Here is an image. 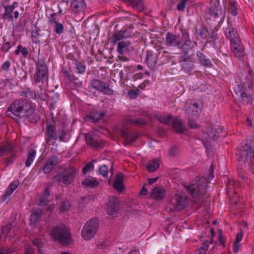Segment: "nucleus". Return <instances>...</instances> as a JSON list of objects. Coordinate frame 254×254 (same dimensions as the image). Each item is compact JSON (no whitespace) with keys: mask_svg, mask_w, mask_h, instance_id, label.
Returning a JSON list of instances; mask_svg holds the SVG:
<instances>
[{"mask_svg":"<svg viewBox=\"0 0 254 254\" xmlns=\"http://www.w3.org/2000/svg\"><path fill=\"white\" fill-rule=\"evenodd\" d=\"M124 176L122 174H119L117 175L115 180L113 183L114 188L118 191H122L124 189L125 187L123 185Z\"/></svg>","mask_w":254,"mask_h":254,"instance_id":"b1692460","label":"nucleus"},{"mask_svg":"<svg viewBox=\"0 0 254 254\" xmlns=\"http://www.w3.org/2000/svg\"><path fill=\"white\" fill-rule=\"evenodd\" d=\"M99 184V182L94 178L85 179L82 182V185L86 188H94Z\"/></svg>","mask_w":254,"mask_h":254,"instance_id":"cd10ccee","label":"nucleus"},{"mask_svg":"<svg viewBox=\"0 0 254 254\" xmlns=\"http://www.w3.org/2000/svg\"><path fill=\"white\" fill-rule=\"evenodd\" d=\"M46 141L48 144H54L57 139L58 136L55 127L51 123H48L46 126Z\"/></svg>","mask_w":254,"mask_h":254,"instance_id":"4468645a","label":"nucleus"},{"mask_svg":"<svg viewBox=\"0 0 254 254\" xmlns=\"http://www.w3.org/2000/svg\"><path fill=\"white\" fill-rule=\"evenodd\" d=\"M207 184L205 179L198 177L195 178L190 184L184 185L186 191L192 196L193 206L196 209L201 206L209 196L206 192Z\"/></svg>","mask_w":254,"mask_h":254,"instance_id":"f257e3e1","label":"nucleus"},{"mask_svg":"<svg viewBox=\"0 0 254 254\" xmlns=\"http://www.w3.org/2000/svg\"><path fill=\"white\" fill-rule=\"evenodd\" d=\"M229 10L233 16H236L238 14V9L236 5L235 1H231L229 2Z\"/></svg>","mask_w":254,"mask_h":254,"instance_id":"a18cd8bd","label":"nucleus"},{"mask_svg":"<svg viewBox=\"0 0 254 254\" xmlns=\"http://www.w3.org/2000/svg\"><path fill=\"white\" fill-rule=\"evenodd\" d=\"M208 249V243L207 242L203 243L202 246L197 250L198 254H205Z\"/></svg>","mask_w":254,"mask_h":254,"instance_id":"3c124183","label":"nucleus"},{"mask_svg":"<svg viewBox=\"0 0 254 254\" xmlns=\"http://www.w3.org/2000/svg\"><path fill=\"white\" fill-rule=\"evenodd\" d=\"M12 224H8L1 228V233L4 235H7L11 229Z\"/></svg>","mask_w":254,"mask_h":254,"instance_id":"e2e57ef3","label":"nucleus"},{"mask_svg":"<svg viewBox=\"0 0 254 254\" xmlns=\"http://www.w3.org/2000/svg\"><path fill=\"white\" fill-rule=\"evenodd\" d=\"M156 52L152 50H148L146 51L145 62L148 67L153 68L155 66L157 63L158 55L157 50H155Z\"/></svg>","mask_w":254,"mask_h":254,"instance_id":"2eb2a0df","label":"nucleus"},{"mask_svg":"<svg viewBox=\"0 0 254 254\" xmlns=\"http://www.w3.org/2000/svg\"><path fill=\"white\" fill-rule=\"evenodd\" d=\"M206 133L207 134L208 136L210 138H212L214 140L218 138V135H217V131L215 128H213L212 127H209L206 130Z\"/></svg>","mask_w":254,"mask_h":254,"instance_id":"c03bdc74","label":"nucleus"},{"mask_svg":"<svg viewBox=\"0 0 254 254\" xmlns=\"http://www.w3.org/2000/svg\"><path fill=\"white\" fill-rule=\"evenodd\" d=\"M51 236L53 240L63 245H68L71 240L69 230L63 224L54 227L51 231Z\"/></svg>","mask_w":254,"mask_h":254,"instance_id":"20e7f679","label":"nucleus"},{"mask_svg":"<svg viewBox=\"0 0 254 254\" xmlns=\"http://www.w3.org/2000/svg\"><path fill=\"white\" fill-rule=\"evenodd\" d=\"M50 195V192L48 188L45 190L39 199L40 205L44 206L47 204L49 201V197Z\"/></svg>","mask_w":254,"mask_h":254,"instance_id":"4c0bfd02","label":"nucleus"},{"mask_svg":"<svg viewBox=\"0 0 254 254\" xmlns=\"http://www.w3.org/2000/svg\"><path fill=\"white\" fill-rule=\"evenodd\" d=\"M166 44L168 46H177L178 48L181 46V41L177 40V37L168 32L166 36Z\"/></svg>","mask_w":254,"mask_h":254,"instance_id":"4be33fe9","label":"nucleus"},{"mask_svg":"<svg viewBox=\"0 0 254 254\" xmlns=\"http://www.w3.org/2000/svg\"><path fill=\"white\" fill-rule=\"evenodd\" d=\"M196 56L199 59V63L201 65L207 67L211 66L212 63L210 59L207 58L201 52H197Z\"/></svg>","mask_w":254,"mask_h":254,"instance_id":"c85d7f7f","label":"nucleus"},{"mask_svg":"<svg viewBox=\"0 0 254 254\" xmlns=\"http://www.w3.org/2000/svg\"><path fill=\"white\" fill-rule=\"evenodd\" d=\"M231 47L236 57L241 58L243 56L244 50L243 46L241 45V41L238 42L237 45L235 43L231 45Z\"/></svg>","mask_w":254,"mask_h":254,"instance_id":"a878e982","label":"nucleus"},{"mask_svg":"<svg viewBox=\"0 0 254 254\" xmlns=\"http://www.w3.org/2000/svg\"><path fill=\"white\" fill-rule=\"evenodd\" d=\"M133 8L137 10H142L144 9L143 4L141 0H127Z\"/></svg>","mask_w":254,"mask_h":254,"instance_id":"79ce46f5","label":"nucleus"},{"mask_svg":"<svg viewBox=\"0 0 254 254\" xmlns=\"http://www.w3.org/2000/svg\"><path fill=\"white\" fill-rule=\"evenodd\" d=\"M34 112V107L29 102L24 100H16L7 108L6 115L10 117L12 114L19 118L30 119Z\"/></svg>","mask_w":254,"mask_h":254,"instance_id":"7ed1b4c3","label":"nucleus"},{"mask_svg":"<svg viewBox=\"0 0 254 254\" xmlns=\"http://www.w3.org/2000/svg\"><path fill=\"white\" fill-rule=\"evenodd\" d=\"M99 173L104 178H107L108 175V167L107 165H103L100 166L98 169Z\"/></svg>","mask_w":254,"mask_h":254,"instance_id":"de8ad7c7","label":"nucleus"},{"mask_svg":"<svg viewBox=\"0 0 254 254\" xmlns=\"http://www.w3.org/2000/svg\"><path fill=\"white\" fill-rule=\"evenodd\" d=\"M160 160L157 158L150 161L147 163L146 169L149 172H154L159 168Z\"/></svg>","mask_w":254,"mask_h":254,"instance_id":"c756f323","label":"nucleus"},{"mask_svg":"<svg viewBox=\"0 0 254 254\" xmlns=\"http://www.w3.org/2000/svg\"><path fill=\"white\" fill-rule=\"evenodd\" d=\"M85 4L83 0H74L71 3V6L72 10L75 12H79L82 10Z\"/></svg>","mask_w":254,"mask_h":254,"instance_id":"2f4dec72","label":"nucleus"},{"mask_svg":"<svg viewBox=\"0 0 254 254\" xmlns=\"http://www.w3.org/2000/svg\"><path fill=\"white\" fill-rule=\"evenodd\" d=\"M93 162H96V160H93L92 162L87 163L82 169V173L86 174L87 172L93 170L94 164Z\"/></svg>","mask_w":254,"mask_h":254,"instance_id":"09e8293b","label":"nucleus"},{"mask_svg":"<svg viewBox=\"0 0 254 254\" xmlns=\"http://www.w3.org/2000/svg\"><path fill=\"white\" fill-rule=\"evenodd\" d=\"M16 158L15 154H12V155L7 158L5 159L4 163L5 164V167H7L9 164H10L11 163H12L14 159Z\"/></svg>","mask_w":254,"mask_h":254,"instance_id":"680f3d73","label":"nucleus"},{"mask_svg":"<svg viewBox=\"0 0 254 254\" xmlns=\"http://www.w3.org/2000/svg\"><path fill=\"white\" fill-rule=\"evenodd\" d=\"M42 211L40 209H34L32 211L30 220L33 222L37 221L42 215Z\"/></svg>","mask_w":254,"mask_h":254,"instance_id":"ea45409f","label":"nucleus"},{"mask_svg":"<svg viewBox=\"0 0 254 254\" xmlns=\"http://www.w3.org/2000/svg\"><path fill=\"white\" fill-rule=\"evenodd\" d=\"M10 48V43L9 42H4L0 48V50L3 53H5L7 52Z\"/></svg>","mask_w":254,"mask_h":254,"instance_id":"bf43d9fd","label":"nucleus"},{"mask_svg":"<svg viewBox=\"0 0 254 254\" xmlns=\"http://www.w3.org/2000/svg\"><path fill=\"white\" fill-rule=\"evenodd\" d=\"M225 35L227 39L230 41L231 45L234 43L237 45V42L241 41L239 34L231 23H228V27L225 29Z\"/></svg>","mask_w":254,"mask_h":254,"instance_id":"f8f14e48","label":"nucleus"},{"mask_svg":"<svg viewBox=\"0 0 254 254\" xmlns=\"http://www.w3.org/2000/svg\"><path fill=\"white\" fill-rule=\"evenodd\" d=\"M191 58L186 55V52H184L183 55L181 56L180 63H181L182 68L187 72L192 69L193 65L191 64Z\"/></svg>","mask_w":254,"mask_h":254,"instance_id":"6ab92c4d","label":"nucleus"},{"mask_svg":"<svg viewBox=\"0 0 254 254\" xmlns=\"http://www.w3.org/2000/svg\"><path fill=\"white\" fill-rule=\"evenodd\" d=\"M76 174L75 169L72 167H68L65 168L63 172L54 176L53 180L59 184L69 185L74 180Z\"/></svg>","mask_w":254,"mask_h":254,"instance_id":"423d86ee","label":"nucleus"},{"mask_svg":"<svg viewBox=\"0 0 254 254\" xmlns=\"http://www.w3.org/2000/svg\"><path fill=\"white\" fill-rule=\"evenodd\" d=\"M87 143L95 148H103L104 143L96 134L92 132H89L85 135Z\"/></svg>","mask_w":254,"mask_h":254,"instance_id":"1a4fd4ad","label":"nucleus"},{"mask_svg":"<svg viewBox=\"0 0 254 254\" xmlns=\"http://www.w3.org/2000/svg\"><path fill=\"white\" fill-rule=\"evenodd\" d=\"M36 154V151L33 148L29 149L27 154V159L25 161V166L29 167L31 165L32 163L34 161Z\"/></svg>","mask_w":254,"mask_h":254,"instance_id":"473e14b6","label":"nucleus"},{"mask_svg":"<svg viewBox=\"0 0 254 254\" xmlns=\"http://www.w3.org/2000/svg\"><path fill=\"white\" fill-rule=\"evenodd\" d=\"M208 13L213 18H218L222 15L221 19H224L225 17L224 12L223 11L219 0H215L214 1L211 3Z\"/></svg>","mask_w":254,"mask_h":254,"instance_id":"9d476101","label":"nucleus"},{"mask_svg":"<svg viewBox=\"0 0 254 254\" xmlns=\"http://www.w3.org/2000/svg\"><path fill=\"white\" fill-rule=\"evenodd\" d=\"M40 88V93L38 94V97L39 99L43 101H47L48 100V96L46 93L45 90L42 88V86H39Z\"/></svg>","mask_w":254,"mask_h":254,"instance_id":"5fc2aeb1","label":"nucleus"},{"mask_svg":"<svg viewBox=\"0 0 254 254\" xmlns=\"http://www.w3.org/2000/svg\"><path fill=\"white\" fill-rule=\"evenodd\" d=\"M33 244L39 250V252L40 253V249L42 248L44 246V244L42 242L41 240L40 239L36 238L33 241Z\"/></svg>","mask_w":254,"mask_h":254,"instance_id":"6e6d98bb","label":"nucleus"},{"mask_svg":"<svg viewBox=\"0 0 254 254\" xmlns=\"http://www.w3.org/2000/svg\"><path fill=\"white\" fill-rule=\"evenodd\" d=\"M172 115L165 116L164 115H160L156 116L157 121L166 125H170L173 119Z\"/></svg>","mask_w":254,"mask_h":254,"instance_id":"e433bc0d","label":"nucleus"},{"mask_svg":"<svg viewBox=\"0 0 254 254\" xmlns=\"http://www.w3.org/2000/svg\"><path fill=\"white\" fill-rule=\"evenodd\" d=\"M171 122L172 123V127L174 130L179 133H183L186 129L183 123L176 117H173Z\"/></svg>","mask_w":254,"mask_h":254,"instance_id":"5701e85b","label":"nucleus"},{"mask_svg":"<svg viewBox=\"0 0 254 254\" xmlns=\"http://www.w3.org/2000/svg\"><path fill=\"white\" fill-rule=\"evenodd\" d=\"M191 43V40H185V41H184V44L182 45L181 44V46L179 48L181 49H184V47L185 46L190 47Z\"/></svg>","mask_w":254,"mask_h":254,"instance_id":"338daca9","label":"nucleus"},{"mask_svg":"<svg viewBox=\"0 0 254 254\" xmlns=\"http://www.w3.org/2000/svg\"><path fill=\"white\" fill-rule=\"evenodd\" d=\"M188 0H181L177 6V9L179 11H183Z\"/></svg>","mask_w":254,"mask_h":254,"instance_id":"052dcab7","label":"nucleus"},{"mask_svg":"<svg viewBox=\"0 0 254 254\" xmlns=\"http://www.w3.org/2000/svg\"><path fill=\"white\" fill-rule=\"evenodd\" d=\"M10 66V62L9 61L5 62L1 66V69L4 71H7Z\"/></svg>","mask_w":254,"mask_h":254,"instance_id":"0e129e2a","label":"nucleus"},{"mask_svg":"<svg viewBox=\"0 0 254 254\" xmlns=\"http://www.w3.org/2000/svg\"><path fill=\"white\" fill-rule=\"evenodd\" d=\"M120 200L117 196H110L107 212L109 215H117L119 210Z\"/></svg>","mask_w":254,"mask_h":254,"instance_id":"ddd939ff","label":"nucleus"},{"mask_svg":"<svg viewBox=\"0 0 254 254\" xmlns=\"http://www.w3.org/2000/svg\"><path fill=\"white\" fill-rule=\"evenodd\" d=\"M91 87L98 91L102 92L104 95H113L114 90L110 87L109 84L98 79H94L90 82Z\"/></svg>","mask_w":254,"mask_h":254,"instance_id":"6e6552de","label":"nucleus"},{"mask_svg":"<svg viewBox=\"0 0 254 254\" xmlns=\"http://www.w3.org/2000/svg\"><path fill=\"white\" fill-rule=\"evenodd\" d=\"M179 153V149L177 146H172L169 150V154L171 157L177 156Z\"/></svg>","mask_w":254,"mask_h":254,"instance_id":"8fccbe9b","label":"nucleus"},{"mask_svg":"<svg viewBox=\"0 0 254 254\" xmlns=\"http://www.w3.org/2000/svg\"><path fill=\"white\" fill-rule=\"evenodd\" d=\"M130 42L127 39L123 40L118 42L117 51L118 53L122 55L124 53V50L128 49Z\"/></svg>","mask_w":254,"mask_h":254,"instance_id":"7c9ffc66","label":"nucleus"},{"mask_svg":"<svg viewBox=\"0 0 254 254\" xmlns=\"http://www.w3.org/2000/svg\"><path fill=\"white\" fill-rule=\"evenodd\" d=\"M73 64L75 66L76 72L78 73H83L85 71L86 66L82 63L77 60H74Z\"/></svg>","mask_w":254,"mask_h":254,"instance_id":"a19ab883","label":"nucleus"},{"mask_svg":"<svg viewBox=\"0 0 254 254\" xmlns=\"http://www.w3.org/2000/svg\"><path fill=\"white\" fill-rule=\"evenodd\" d=\"M36 74L34 81L36 83L43 82L44 79L47 80L48 75V68L45 61L42 59H38L35 63Z\"/></svg>","mask_w":254,"mask_h":254,"instance_id":"0eeeda50","label":"nucleus"},{"mask_svg":"<svg viewBox=\"0 0 254 254\" xmlns=\"http://www.w3.org/2000/svg\"><path fill=\"white\" fill-rule=\"evenodd\" d=\"M55 31L57 34H60L63 32L64 26L63 25L59 22H56L55 26Z\"/></svg>","mask_w":254,"mask_h":254,"instance_id":"864d4df0","label":"nucleus"},{"mask_svg":"<svg viewBox=\"0 0 254 254\" xmlns=\"http://www.w3.org/2000/svg\"><path fill=\"white\" fill-rule=\"evenodd\" d=\"M199 107V105L197 103H193L192 104H190V105L187 108L186 110V114L188 115H190L191 112V111L193 109H197Z\"/></svg>","mask_w":254,"mask_h":254,"instance_id":"4d7b16f0","label":"nucleus"},{"mask_svg":"<svg viewBox=\"0 0 254 254\" xmlns=\"http://www.w3.org/2000/svg\"><path fill=\"white\" fill-rule=\"evenodd\" d=\"M18 3L17 2H14L11 5H4L3 6L4 12L2 14V17L8 21H12L13 18L12 12L14 9L17 7Z\"/></svg>","mask_w":254,"mask_h":254,"instance_id":"dca6fc26","label":"nucleus"},{"mask_svg":"<svg viewBox=\"0 0 254 254\" xmlns=\"http://www.w3.org/2000/svg\"><path fill=\"white\" fill-rule=\"evenodd\" d=\"M58 162L59 158L56 155H52L50 157L47 161V163L43 167V171L44 173L45 174L49 173L58 164Z\"/></svg>","mask_w":254,"mask_h":254,"instance_id":"f3484780","label":"nucleus"},{"mask_svg":"<svg viewBox=\"0 0 254 254\" xmlns=\"http://www.w3.org/2000/svg\"><path fill=\"white\" fill-rule=\"evenodd\" d=\"M248 74V76L246 77L245 81L243 82L245 88H252L254 84L253 77L251 74V72L249 71Z\"/></svg>","mask_w":254,"mask_h":254,"instance_id":"37998d69","label":"nucleus"},{"mask_svg":"<svg viewBox=\"0 0 254 254\" xmlns=\"http://www.w3.org/2000/svg\"><path fill=\"white\" fill-rule=\"evenodd\" d=\"M70 207V204L68 201H64L60 205V209L63 212L66 211Z\"/></svg>","mask_w":254,"mask_h":254,"instance_id":"603ef678","label":"nucleus"},{"mask_svg":"<svg viewBox=\"0 0 254 254\" xmlns=\"http://www.w3.org/2000/svg\"><path fill=\"white\" fill-rule=\"evenodd\" d=\"M125 122L127 125H132L136 127H142L146 124V122L143 118H136L132 116H127L125 119Z\"/></svg>","mask_w":254,"mask_h":254,"instance_id":"a211bd4d","label":"nucleus"},{"mask_svg":"<svg viewBox=\"0 0 254 254\" xmlns=\"http://www.w3.org/2000/svg\"><path fill=\"white\" fill-rule=\"evenodd\" d=\"M14 145L12 143L6 142L3 145L0 146V156L7 155L9 153L13 152Z\"/></svg>","mask_w":254,"mask_h":254,"instance_id":"bb28decb","label":"nucleus"},{"mask_svg":"<svg viewBox=\"0 0 254 254\" xmlns=\"http://www.w3.org/2000/svg\"><path fill=\"white\" fill-rule=\"evenodd\" d=\"M15 251L14 247H2L0 248V254H11Z\"/></svg>","mask_w":254,"mask_h":254,"instance_id":"49530a36","label":"nucleus"},{"mask_svg":"<svg viewBox=\"0 0 254 254\" xmlns=\"http://www.w3.org/2000/svg\"><path fill=\"white\" fill-rule=\"evenodd\" d=\"M59 137L61 141H64L66 136V133L64 130H60L58 131Z\"/></svg>","mask_w":254,"mask_h":254,"instance_id":"69168bd1","label":"nucleus"},{"mask_svg":"<svg viewBox=\"0 0 254 254\" xmlns=\"http://www.w3.org/2000/svg\"><path fill=\"white\" fill-rule=\"evenodd\" d=\"M105 116L104 112H98L97 111H92L89 115L86 117V120H92L93 122H96L102 120Z\"/></svg>","mask_w":254,"mask_h":254,"instance_id":"393cba45","label":"nucleus"},{"mask_svg":"<svg viewBox=\"0 0 254 254\" xmlns=\"http://www.w3.org/2000/svg\"><path fill=\"white\" fill-rule=\"evenodd\" d=\"M236 155L249 165L251 172L254 173V137L249 136L238 146Z\"/></svg>","mask_w":254,"mask_h":254,"instance_id":"f03ea898","label":"nucleus"},{"mask_svg":"<svg viewBox=\"0 0 254 254\" xmlns=\"http://www.w3.org/2000/svg\"><path fill=\"white\" fill-rule=\"evenodd\" d=\"M172 204L176 210H181L188 205V197L185 195L176 194L172 200Z\"/></svg>","mask_w":254,"mask_h":254,"instance_id":"9b49d317","label":"nucleus"},{"mask_svg":"<svg viewBox=\"0 0 254 254\" xmlns=\"http://www.w3.org/2000/svg\"><path fill=\"white\" fill-rule=\"evenodd\" d=\"M125 36L124 33L122 31H119L115 32L111 38V42L113 44L117 43V42H120L124 39Z\"/></svg>","mask_w":254,"mask_h":254,"instance_id":"58836bf2","label":"nucleus"},{"mask_svg":"<svg viewBox=\"0 0 254 254\" xmlns=\"http://www.w3.org/2000/svg\"><path fill=\"white\" fill-rule=\"evenodd\" d=\"M19 185V182L18 180H14L13 181L7 188L4 196L8 197L10 196L14 191V190L18 187Z\"/></svg>","mask_w":254,"mask_h":254,"instance_id":"72a5a7b5","label":"nucleus"},{"mask_svg":"<svg viewBox=\"0 0 254 254\" xmlns=\"http://www.w3.org/2000/svg\"><path fill=\"white\" fill-rule=\"evenodd\" d=\"M240 101L243 104H252L253 100L252 97L248 96L247 93L244 91H242L241 90L239 91Z\"/></svg>","mask_w":254,"mask_h":254,"instance_id":"c9c22d12","label":"nucleus"},{"mask_svg":"<svg viewBox=\"0 0 254 254\" xmlns=\"http://www.w3.org/2000/svg\"><path fill=\"white\" fill-rule=\"evenodd\" d=\"M187 118H188L189 127L192 129L197 128L198 127V125L195 123L193 120L190 119V115H188Z\"/></svg>","mask_w":254,"mask_h":254,"instance_id":"13d9d810","label":"nucleus"},{"mask_svg":"<svg viewBox=\"0 0 254 254\" xmlns=\"http://www.w3.org/2000/svg\"><path fill=\"white\" fill-rule=\"evenodd\" d=\"M182 39L183 41L188 40H190V38L189 34L187 31H183L182 32Z\"/></svg>","mask_w":254,"mask_h":254,"instance_id":"774afa93","label":"nucleus"},{"mask_svg":"<svg viewBox=\"0 0 254 254\" xmlns=\"http://www.w3.org/2000/svg\"><path fill=\"white\" fill-rule=\"evenodd\" d=\"M99 226V221L97 218H92L87 221L82 230V238L85 240L92 239L97 233Z\"/></svg>","mask_w":254,"mask_h":254,"instance_id":"39448f33","label":"nucleus"},{"mask_svg":"<svg viewBox=\"0 0 254 254\" xmlns=\"http://www.w3.org/2000/svg\"><path fill=\"white\" fill-rule=\"evenodd\" d=\"M121 134L125 138L127 143H130L134 141L138 137L137 132H131L127 129L125 130L123 129L121 130Z\"/></svg>","mask_w":254,"mask_h":254,"instance_id":"412c9836","label":"nucleus"},{"mask_svg":"<svg viewBox=\"0 0 254 254\" xmlns=\"http://www.w3.org/2000/svg\"><path fill=\"white\" fill-rule=\"evenodd\" d=\"M20 95L27 99H34L36 98V94L35 92L32 91L29 88H26L24 89L20 92Z\"/></svg>","mask_w":254,"mask_h":254,"instance_id":"f704fd0d","label":"nucleus"},{"mask_svg":"<svg viewBox=\"0 0 254 254\" xmlns=\"http://www.w3.org/2000/svg\"><path fill=\"white\" fill-rule=\"evenodd\" d=\"M166 194L165 190L161 187H155L150 194L151 197L157 200L163 199Z\"/></svg>","mask_w":254,"mask_h":254,"instance_id":"aec40b11","label":"nucleus"}]
</instances>
